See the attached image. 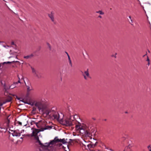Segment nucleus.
I'll return each instance as SVG.
<instances>
[{"instance_id":"obj_1","label":"nucleus","mask_w":151,"mask_h":151,"mask_svg":"<svg viewBox=\"0 0 151 151\" xmlns=\"http://www.w3.org/2000/svg\"><path fill=\"white\" fill-rule=\"evenodd\" d=\"M35 106L38 108L39 110H41L43 113L46 114L47 116H49L50 117H53L54 119L60 121L62 120L58 113L56 111V109L55 107L51 108H47L45 105L41 102H36L35 104Z\"/></svg>"},{"instance_id":"obj_2","label":"nucleus","mask_w":151,"mask_h":151,"mask_svg":"<svg viewBox=\"0 0 151 151\" xmlns=\"http://www.w3.org/2000/svg\"><path fill=\"white\" fill-rule=\"evenodd\" d=\"M76 129L80 133L88 137H90L91 136L90 133L87 130H85L81 126L76 125Z\"/></svg>"},{"instance_id":"obj_3","label":"nucleus","mask_w":151,"mask_h":151,"mask_svg":"<svg viewBox=\"0 0 151 151\" xmlns=\"http://www.w3.org/2000/svg\"><path fill=\"white\" fill-rule=\"evenodd\" d=\"M35 139L37 140V142H38L39 145L41 146L43 149H46V151H48L49 146H50L51 145L50 144L51 141L49 143H46L43 144L41 143V141L39 139V137H36V138Z\"/></svg>"},{"instance_id":"obj_4","label":"nucleus","mask_w":151,"mask_h":151,"mask_svg":"<svg viewBox=\"0 0 151 151\" xmlns=\"http://www.w3.org/2000/svg\"><path fill=\"white\" fill-rule=\"evenodd\" d=\"M32 72L35 76L38 79H40L42 77V73L38 70H36L32 67H31Z\"/></svg>"},{"instance_id":"obj_5","label":"nucleus","mask_w":151,"mask_h":151,"mask_svg":"<svg viewBox=\"0 0 151 151\" xmlns=\"http://www.w3.org/2000/svg\"><path fill=\"white\" fill-rule=\"evenodd\" d=\"M58 142H62L63 144H64L65 143H67L65 142L64 139H59L58 138V137H55L53 140L51 141V143L50 144H52L54 145Z\"/></svg>"},{"instance_id":"obj_6","label":"nucleus","mask_w":151,"mask_h":151,"mask_svg":"<svg viewBox=\"0 0 151 151\" xmlns=\"http://www.w3.org/2000/svg\"><path fill=\"white\" fill-rule=\"evenodd\" d=\"M73 121L70 118H67L65 120L63 121L64 125L67 126H72L73 124Z\"/></svg>"},{"instance_id":"obj_7","label":"nucleus","mask_w":151,"mask_h":151,"mask_svg":"<svg viewBox=\"0 0 151 151\" xmlns=\"http://www.w3.org/2000/svg\"><path fill=\"white\" fill-rule=\"evenodd\" d=\"M40 131V129L39 130V129H33L32 133L30 135L31 137H34L35 139L36 138V137H38L37 136V134Z\"/></svg>"},{"instance_id":"obj_8","label":"nucleus","mask_w":151,"mask_h":151,"mask_svg":"<svg viewBox=\"0 0 151 151\" xmlns=\"http://www.w3.org/2000/svg\"><path fill=\"white\" fill-rule=\"evenodd\" d=\"M97 143L98 142H96L95 144H92V142H91L89 143L87 147L89 149L94 148L96 145Z\"/></svg>"},{"instance_id":"obj_9","label":"nucleus","mask_w":151,"mask_h":151,"mask_svg":"<svg viewBox=\"0 0 151 151\" xmlns=\"http://www.w3.org/2000/svg\"><path fill=\"white\" fill-rule=\"evenodd\" d=\"M90 142V141L88 142L86 141L85 140H83V141H81V144L82 145V146L85 148L86 146H88V145L89 143Z\"/></svg>"},{"instance_id":"obj_10","label":"nucleus","mask_w":151,"mask_h":151,"mask_svg":"<svg viewBox=\"0 0 151 151\" xmlns=\"http://www.w3.org/2000/svg\"><path fill=\"white\" fill-rule=\"evenodd\" d=\"M48 16L50 18L52 22H54L55 19L54 18V13L51 12L50 14H48Z\"/></svg>"},{"instance_id":"obj_11","label":"nucleus","mask_w":151,"mask_h":151,"mask_svg":"<svg viewBox=\"0 0 151 151\" xmlns=\"http://www.w3.org/2000/svg\"><path fill=\"white\" fill-rule=\"evenodd\" d=\"M34 56V55L33 53H32L29 55H28L26 56H24L23 58H24L28 60L29 59H32Z\"/></svg>"},{"instance_id":"obj_12","label":"nucleus","mask_w":151,"mask_h":151,"mask_svg":"<svg viewBox=\"0 0 151 151\" xmlns=\"http://www.w3.org/2000/svg\"><path fill=\"white\" fill-rule=\"evenodd\" d=\"M12 135L13 136L19 137L21 135V133L19 132H18L16 130L14 131L12 133Z\"/></svg>"},{"instance_id":"obj_13","label":"nucleus","mask_w":151,"mask_h":151,"mask_svg":"<svg viewBox=\"0 0 151 151\" xmlns=\"http://www.w3.org/2000/svg\"><path fill=\"white\" fill-rule=\"evenodd\" d=\"M52 127L51 126H47L45 127L42 128L40 129V131H43L44 130L46 129H50L52 128Z\"/></svg>"},{"instance_id":"obj_14","label":"nucleus","mask_w":151,"mask_h":151,"mask_svg":"<svg viewBox=\"0 0 151 151\" xmlns=\"http://www.w3.org/2000/svg\"><path fill=\"white\" fill-rule=\"evenodd\" d=\"M83 76L84 77V78L85 79H87V77H89V74L88 72V69L86 71L84 72V74H83Z\"/></svg>"},{"instance_id":"obj_15","label":"nucleus","mask_w":151,"mask_h":151,"mask_svg":"<svg viewBox=\"0 0 151 151\" xmlns=\"http://www.w3.org/2000/svg\"><path fill=\"white\" fill-rule=\"evenodd\" d=\"M132 147V146L130 144H129L128 146L125 147V149L123 151H128L129 150H130V149Z\"/></svg>"},{"instance_id":"obj_16","label":"nucleus","mask_w":151,"mask_h":151,"mask_svg":"<svg viewBox=\"0 0 151 151\" xmlns=\"http://www.w3.org/2000/svg\"><path fill=\"white\" fill-rule=\"evenodd\" d=\"M6 128L5 127H1L0 126V132H5L6 131Z\"/></svg>"},{"instance_id":"obj_17","label":"nucleus","mask_w":151,"mask_h":151,"mask_svg":"<svg viewBox=\"0 0 151 151\" xmlns=\"http://www.w3.org/2000/svg\"><path fill=\"white\" fill-rule=\"evenodd\" d=\"M17 84V82H14V84L12 85L11 86H10L9 87V88L10 89H12L16 87L15 85Z\"/></svg>"},{"instance_id":"obj_18","label":"nucleus","mask_w":151,"mask_h":151,"mask_svg":"<svg viewBox=\"0 0 151 151\" xmlns=\"http://www.w3.org/2000/svg\"><path fill=\"white\" fill-rule=\"evenodd\" d=\"M22 102H23L24 103H25L29 105H33V104L32 103L30 102H28L27 101H25L24 99H23L22 100Z\"/></svg>"},{"instance_id":"obj_19","label":"nucleus","mask_w":151,"mask_h":151,"mask_svg":"<svg viewBox=\"0 0 151 151\" xmlns=\"http://www.w3.org/2000/svg\"><path fill=\"white\" fill-rule=\"evenodd\" d=\"M68 60H69V63L70 64V66H72V64L71 61L70 59V57L68 56Z\"/></svg>"},{"instance_id":"obj_20","label":"nucleus","mask_w":151,"mask_h":151,"mask_svg":"<svg viewBox=\"0 0 151 151\" xmlns=\"http://www.w3.org/2000/svg\"><path fill=\"white\" fill-rule=\"evenodd\" d=\"M96 13H99V14L101 15L104 14L103 12L101 11L100 10L96 12Z\"/></svg>"},{"instance_id":"obj_21","label":"nucleus","mask_w":151,"mask_h":151,"mask_svg":"<svg viewBox=\"0 0 151 151\" xmlns=\"http://www.w3.org/2000/svg\"><path fill=\"white\" fill-rule=\"evenodd\" d=\"M129 18L130 19V21H129V23L130 24H131L132 25H133V24H132V23L133 22V21L132 19H131V17L130 16H129Z\"/></svg>"},{"instance_id":"obj_22","label":"nucleus","mask_w":151,"mask_h":151,"mask_svg":"<svg viewBox=\"0 0 151 151\" xmlns=\"http://www.w3.org/2000/svg\"><path fill=\"white\" fill-rule=\"evenodd\" d=\"M47 45L48 47L49 48V50H51V46L50 45L49 43H47Z\"/></svg>"},{"instance_id":"obj_23","label":"nucleus","mask_w":151,"mask_h":151,"mask_svg":"<svg viewBox=\"0 0 151 151\" xmlns=\"http://www.w3.org/2000/svg\"><path fill=\"white\" fill-rule=\"evenodd\" d=\"M16 124H18V125H19L20 126H22V122H19V121H17L16 123Z\"/></svg>"},{"instance_id":"obj_24","label":"nucleus","mask_w":151,"mask_h":151,"mask_svg":"<svg viewBox=\"0 0 151 151\" xmlns=\"http://www.w3.org/2000/svg\"><path fill=\"white\" fill-rule=\"evenodd\" d=\"M117 55V53H115V54L114 55H111V56L112 57H114L115 58H116V55Z\"/></svg>"},{"instance_id":"obj_25","label":"nucleus","mask_w":151,"mask_h":151,"mask_svg":"<svg viewBox=\"0 0 151 151\" xmlns=\"http://www.w3.org/2000/svg\"><path fill=\"white\" fill-rule=\"evenodd\" d=\"M27 91L28 92L29 91H31V89L30 88L29 86H27Z\"/></svg>"},{"instance_id":"obj_26","label":"nucleus","mask_w":151,"mask_h":151,"mask_svg":"<svg viewBox=\"0 0 151 151\" xmlns=\"http://www.w3.org/2000/svg\"><path fill=\"white\" fill-rule=\"evenodd\" d=\"M11 63V62H4L3 63V64H5V63H6V64H10Z\"/></svg>"},{"instance_id":"obj_27","label":"nucleus","mask_w":151,"mask_h":151,"mask_svg":"<svg viewBox=\"0 0 151 151\" xmlns=\"http://www.w3.org/2000/svg\"><path fill=\"white\" fill-rule=\"evenodd\" d=\"M36 124L37 128H39L40 127V126H39V123H36Z\"/></svg>"},{"instance_id":"obj_28","label":"nucleus","mask_w":151,"mask_h":151,"mask_svg":"<svg viewBox=\"0 0 151 151\" xmlns=\"http://www.w3.org/2000/svg\"><path fill=\"white\" fill-rule=\"evenodd\" d=\"M147 148L149 149V151H151V147L150 145H149L147 147Z\"/></svg>"},{"instance_id":"obj_29","label":"nucleus","mask_w":151,"mask_h":151,"mask_svg":"<svg viewBox=\"0 0 151 151\" xmlns=\"http://www.w3.org/2000/svg\"><path fill=\"white\" fill-rule=\"evenodd\" d=\"M7 121H7V122H6V124L8 126V124H9V120H8H8H7Z\"/></svg>"},{"instance_id":"obj_30","label":"nucleus","mask_w":151,"mask_h":151,"mask_svg":"<svg viewBox=\"0 0 151 151\" xmlns=\"http://www.w3.org/2000/svg\"><path fill=\"white\" fill-rule=\"evenodd\" d=\"M11 44L12 45H15L14 42H12Z\"/></svg>"},{"instance_id":"obj_31","label":"nucleus","mask_w":151,"mask_h":151,"mask_svg":"<svg viewBox=\"0 0 151 151\" xmlns=\"http://www.w3.org/2000/svg\"><path fill=\"white\" fill-rule=\"evenodd\" d=\"M19 80L17 82V83H20V78H19Z\"/></svg>"},{"instance_id":"obj_32","label":"nucleus","mask_w":151,"mask_h":151,"mask_svg":"<svg viewBox=\"0 0 151 151\" xmlns=\"http://www.w3.org/2000/svg\"><path fill=\"white\" fill-rule=\"evenodd\" d=\"M65 53L67 55V56H68H68H70L69 55L68 53L66 52H65Z\"/></svg>"},{"instance_id":"obj_33","label":"nucleus","mask_w":151,"mask_h":151,"mask_svg":"<svg viewBox=\"0 0 151 151\" xmlns=\"http://www.w3.org/2000/svg\"><path fill=\"white\" fill-rule=\"evenodd\" d=\"M98 17L99 18H102V16H100V15Z\"/></svg>"},{"instance_id":"obj_34","label":"nucleus","mask_w":151,"mask_h":151,"mask_svg":"<svg viewBox=\"0 0 151 151\" xmlns=\"http://www.w3.org/2000/svg\"><path fill=\"white\" fill-rule=\"evenodd\" d=\"M147 61H150L149 59V58L148 57H147Z\"/></svg>"},{"instance_id":"obj_35","label":"nucleus","mask_w":151,"mask_h":151,"mask_svg":"<svg viewBox=\"0 0 151 151\" xmlns=\"http://www.w3.org/2000/svg\"><path fill=\"white\" fill-rule=\"evenodd\" d=\"M68 112H69V114L70 115L71 114V113H70V111H69V110H68Z\"/></svg>"},{"instance_id":"obj_36","label":"nucleus","mask_w":151,"mask_h":151,"mask_svg":"<svg viewBox=\"0 0 151 151\" xmlns=\"http://www.w3.org/2000/svg\"><path fill=\"white\" fill-rule=\"evenodd\" d=\"M4 64H3V63L0 64V67L1 66V65H3Z\"/></svg>"},{"instance_id":"obj_37","label":"nucleus","mask_w":151,"mask_h":151,"mask_svg":"<svg viewBox=\"0 0 151 151\" xmlns=\"http://www.w3.org/2000/svg\"><path fill=\"white\" fill-rule=\"evenodd\" d=\"M35 109H36L35 108H33V111H35Z\"/></svg>"},{"instance_id":"obj_38","label":"nucleus","mask_w":151,"mask_h":151,"mask_svg":"<svg viewBox=\"0 0 151 151\" xmlns=\"http://www.w3.org/2000/svg\"><path fill=\"white\" fill-rule=\"evenodd\" d=\"M2 105V104L0 103V106H1Z\"/></svg>"},{"instance_id":"obj_39","label":"nucleus","mask_w":151,"mask_h":151,"mask_svg":"<svg viewBox=\"0 0 151 151\" xmlns=\"http://www.w3.org/2000/svg\"><path fill=\"white\" fill-rule=\"evenodd\" d=\"M109 150H110V151H114L113 150H112L111 149H110Z\"/></svg>"},{"instance_id":"obj_40","label":"nucleus","mask_w":151,"mask_h":151,"mask_svg":"<svg viewBox=\"0 0 151 151\" xmlns=\"http://www.w3.org/2000/svg\"><path fill=\"white\" fill-rule=\"evenodd\" d=\"M125 113H126V114H127V113H128V112L127 111H126L125 112Z\"/></svg>"},{"instance_id":"obj_41","label":"nucleus","mask_w":151,"mask_h":151,"mask_svg":"<svg viewBox=\"0 0 151 151\" xmlns=\"http://www.w3.org/2000/svg\"><path fill=\"white\" fill-rule=\"evenodd\" d=\"M93 119L94 120H95V118H93Z\"/></svg>"},{"instance_id":"obj_42","label":"nucleus","mask_w":151,"mask_h":151,"mask_svg":"<svg viewBox=\"0 0 151 151\" xmlns=\"http://www.w3.org/2000/svg\"><path fill=\"white\" fill-rule=\"evenodd\" d=\"M20 139H23V137H21V138H20Z\"/></svg>"},{"instance_id":"obj_43","label":"nucleus","mask_w":151,"mask_h":151,"mask_svg":"<svg viewBox=\"0 0 151 151\" xmlns=\"http://www.w3.org/2000/svg\"><path fill=\"white\" fill-rule=\"evenodd\" d=\"M67 147H68V148L69 149V147L68 145H67Z\"/></svg>"},{"instance_id":"obj_44","label":"nucleus","mask_w":151,"mask_h":151,"mask_svg":"<svg viewBox=\"0 0 151 151\" xmlns=\"http://www.w3.org/2000/svg\"><path fill=\"white\" fill-rule=\"evenodd\" d=\"M22 136H26V135L24 134V135H23Z\"/></svg>"},{"instance_id":"obj_45","label":"nucleus","mask_w":151,"mask_h":151,"mask_svg":"<svg viewBox=\"0 0 151 151\" xmlns=\"http://www.w3.org/2000/svg\"><path fill=\"white\" fill-rule=\"evenodd\" d=\"M106 119H104V121H106Z\"/></svg>"},{"instance_id":"obj_46","label":"nucleus","mask_w":151,"mask_h":151,"mask_svg":"<svg viewBox=\"0 0 151 151\" xmlns=\"http://www.w3.org/2000/svg\"><path fill=\"white\" fill-rule=\"evenodd\" d=\"M26 125V124H23V125H24V126H25V125Z\"/></svg>"},{"instance_id":"obj_47","label":"nucleus","mask_w":151,"mask_h":151,"mask_svg":"<svg viewBox=\"0 0 151 151\" xmlns=\"http://www.w3.org/2000/svg\"><path fill=\"white\" fill-rule=\"evenodd\" d=\"M63 148H64V149H65V147H64V146H63Z\"/></svg>"},{"instance_id":"obj_48","label":"nucleus","mask_w":151,"mask_h":151,"mask_svg":"<svg viewBox=\"0 0 151 151\" xmlns=\"http://www.w3.org/2000/svg\"><path fill=\"white\" fill-rule=\"evenodd\" d=\"M149 64H150L149 62H148V65H149Z\"/></svg>"},{"instance_id":"obj_49","label":"nucleus","mask_w":151,"mask_h":151,"mask_svg":"<svg viewBox=\"0 0 151 151\" xmlns=\"http://www.w3.org/2000/svg\"><path fill=\"white\" fill-rule=\"evenodd\" d=\"M5 2H6L4 0H3Z\"/></svg>"},{"instance_id":"obj_50","label":"nucleus","mask_w":151,"mask_h":151,"mask_svg":"<svg viewBox=\"0 0 151 151\" xmlns=\"http://www.w3.org/2000/svg\"><path fill=\"white\" fill-rule=\"evenodd\" d=\"M148 52H150V51H149V50L148 51Z\"/></svg>"},{"instance_id":"obj_51","label":"nucleus","mask_w":151,"mask_h":151,"mask_svg":"<svg viewBox=\"0 0 151 151\" xmlns=\"http://www.w3.org/2000/svg\"><path fill=\"white\" fill-rule=\"evenodd\" d=\"M145 55H144V56H143V57H144Z\"/></svg>"}]
</instances>
